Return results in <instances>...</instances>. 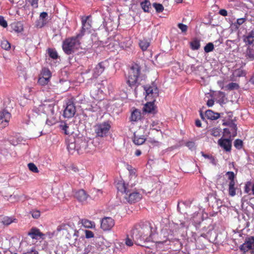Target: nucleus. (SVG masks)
Instances as JSON below:
<instances>
[{"instance_id":"9","label":"nucleus","mask_w":254,"mask_h":254,"mask_svg":"<svg viewBox=\"0 0 254 254\" xmlns=\"http://www.w3.org/2000/svg\"><path fill=\"white\" fill-rule=\"evenodd\" d=\"M114 225V220L110 217H105L101 221V228L104 231L110 230Z\"/></svg>"},{"instance_id":"53","label":"nucleus","mask_w":254,"mask_h":254,"mask_svg":"<svg viewBox=\"0 0 254 254\" xmlns=\"http://www.w3.org/2000/svg\"><path fill=\"white\" fill-rule=\"evenodd\" d=\"M92 250V246L88 245L84 249L82 254H88Z\"/></svg>"},{"instance_id":"37","label":"nucleus","mask_w":254,"mask_h":254,"mask_svg":"<svg viewBox=\"0 0 254 254\" xmlns=\"http://www.w3.org/2000/svg\"><path fill=\"white\" fill-rule=\"evenodd\" d=\"M9 184L6 179H0V189H2L8 187Z\"/></svg>"},{"instance_id":"25","label":"nucleus","mask_w":254,"mask_h":254,"mask_svg":"<svg viewBox=\"0 0 254 254\" xmlns=\"http://www.w3.org/2000/svg\"><path fill=\"white\" fill-rule=\"evenodd\" d=\"M76 148L77 145L74 142H71L69 143L67 146L68 151L72 154L74 153L76 150L77 151V152H79V149Z\"/></svg>"},{"instance_id":"1","label":"nucleus","mask_w":254,"mask_h":254,"mask_svg":"<svg viewBox=\"0 0 254 254\" xmlns=\"http://www.w3.org/2000/svg\"><path fill=\"white\" fill-rule=\"evenodd\" d=\"M54 106V101L50 100L44 101L41 104L35 107L29 113V122L41 127L52 125L54 121L53 117Z\"/></svg>"},{"instance_id":"42","label":"nucleus","mask_w":254,"mask_h":254,"mask_svg":"<svg viewBox=\"0 0 254 254\" xmlns=\"http://www.w3.org/2000/svg\"><path fill=\"white\" fill-rule=\"evenodd\" d=\"M42 77H45L48 79H50V78L51 76V73L50 71L47 68H44L42 70Z\"/></svg>"},{"instance_id":"54","label":"nucleus","mask_w":254,"mask_h":254,"mask_svg":"<svg viewBox=\"0 0 254 254\" xmlns=\"http://www.w3.org/2000/svg\"><path fill=\"white\" fill-rule=\"evenodd\" d=\"M85 237L86 238H91L94 237V234L93 233L89 230H86L85 231Z\"/></svg>"},{"instance_id":"20","label":"nucleus","mask_w":254,"mask_h":254,"mask_svg":"<svg viewBox=\"0 0 254 254\" xmlns=\"http://www.w3.org/2000/svg\"><path fill=\"white\" fill-rule=\"evenodd\" d=\"M28 235L30 236L32 239H37L38 236L44 239L43 236L45 235L44 234L40 232L39 230L35 228L32 229L31 231L28 233Z\"/></svg>"},{"instance_id":"39","label":"nucleus","mask_w":254,"mask_h":254,"mask_svg":"<svg viewBox=\"0 0 254 254\" xmlns=\"http://www.w3.org/2000/svg\"><path fill=\"white\" fill-rule=\"evenodd\" d=\"M1 47L2 49L8 50L10 48V44L7 40H3L1 42Z\"/></svg>"},{"instance_id":"7","label":"nucleus","mask_w":254,"mask_h":254,"mask_svg":"<svg viewBox=\"0 0 254 254\" xmlns=\"http://www.w3.org/2000/svg\"><path fill=\"white\" fill-rule=\"evenodd\" d=\"M110 127V125L106 123L96 125L94 126L96 136L101 137L106 136Z\"/></svg>"},{"instance_id":"40","label":"nucleus","mask_w":254,"mask_h":254,"mask_svg":"<svg viewBox=\"0 0 254 254\" xmlns=\"http://www.w3.org/2000/svg\"><path fill=\"white\" fill-rule=\"evenodd\" d=\"M48 54L49 56L53 59H57L58 57L57 52L51 49L48 50Z\"/></svg>"},{"instance_id":"28","label":"nucleus","mask_w":254,"mask_h":254,"mask_svg":"<svg viewBox=\"0 0 254 254\" xmlns=\"http://www.w3.org/2000/svg\"><path fill=\"white\" fill-rule=\"evenodd\" d=\"M81 223L84 227L88 228H92L95 227V224L94 222L89 221L87 219H83L81 221Z\"/></svg>"},{"instance_id":"34","label":"nucleus","mask_w":254,"mask_h":254,"mask_svg":"<svg viewBox=\"0 0 254 254\" xmlns=\"http://www.w3.org/2000/svg\"><path fill=\"white\" fill-rule=\"evenodd\" d=\"M246 243L247 245H249V248L251 249H254V237H251L246 240Z\"/></svg>"},{"instance_id":"13","label":"nucleus","mask_w":254,"mask_h":254,"mask_svg":"<svg viewBox=\"0 0 254 254\" xmlns=\"http://www.w3.org/2000/svg\"><path fill=\"white\" fill-rule=\"evenodd\" d=\"M219 145L226 151H229L231 148V141L229 139H220L218 140Z\"/></svg>"},{"instance_id":"11","label":"nucleus","mask_w":254,"mask_h":254,"mask_svg":"<svg viewBox=\"0 0 254 254\" xmlns=\"http://www.w3.org/2000/svg\"><path fill=\"white\" fill-rule=\"evenodd\" d=\"M10 118V114L5 110L0 112V128H3L7 126Z\"/></svg>"},{"instance_id":"50","label":"nucleus","mask_w":254,"mask_h":254,"mask_svg":"<svg viewBox=\"0 0 254 254\" xmlns=\"http://www.w3.org/2000/svg\"><path fill=\"white\" fill-rule=\"evenodd\" d=\"M0 25L4 28H5L7 26V22L4 20L2 16H0Z\"/></svg>"},{"instance_id":"14","label":"nucleus","mask_w":254,"mask_h":254,"mask_svg":"<svg viewBox=\"0 0 254 254\" xmlns=\"http://www.w3.org/2000/svg\"><path fill=\"white\" fill-rule=\"evenodd\" d=\"M143 111L152 114H155L156 113L157 111L156 110V108L154 106L153 102H149L147 103L144 106Z\"/></svg>"},{"instance_id":"56","label":"nucleus","mask_w":254,"mask_h":254,"mask_svg":"<svg viewBox=\"0 0 254 254\" xmlns=\"http://www.w3.org/2000/svg\"><path fill=\"white\" fill-rule=\"evenodd\" d=\"M32 216L34 218L37 219L40 216V212L39 211L36 210L32 212Z\"/></svg>"},{"instance_id":"8","label":"nucleus","mask_w":254,"mask_h":254,"mask_svg":"<svg viewBox=\"0 0 254 254\" xmlns=\"http://www.w3.org/2000/svg\"><path fill=\"white\" fill-rule=\"evenodd\" d=\"M144 89L146 94V98L148 100L153 99V101H155V99L159 96V90L155 85L149 87L145 86Z\"/></svg>"},{"instance_id":"21","label":"nucleus","mask_w":254,"mask_h":254,"mask_svg":"<svg viewBox=\"0 0 254 254\" xmlns=\"http://www.w3.org/2000/svg\"><path fill=\"white\" fill-rule=\"evenodd\" d=\"M103 46L108 47V49L109 50H114L118 46V44L113 39H108V42H106L105 44Z\"/></svg>"},{"instance_id":"62","label":"nucleus","mask_w":254,"mask_h":254,"mask_svg":"<svg viewBox=\"0 0 254 254\" xmlns=\"http://www.w3.org/2000/svg\"><path fill=\"white\" fill-rule=\"evenodd\" d=\"M246 19L244 18L238 19L237 20V23L240 26L245 21Z\"/></svg>"},{"instance_id":"48","label":"nucleus","mask_w":254,"mask_h":254,"mask_svg":"<svg viewBox=\"0 0 254 254\" xmlns=\"http://www.w3.org/2000/svg\"><path fill=\"white\" fill-rule=\"evenodd\" d=\"M133 242H134L133 241V239L132 240L131 239L129 238L128 236L125 240V243L126 245L129 247L132 246L133 244Z\"/></svg>"},{"instance_id":"61","label":"nucleus","mask_w":254,"mask_h":254,"mask_svg":"<svg viewBox=\"0 0 254 254\" xmlns=\"http://www.w3.org/2000/svg\"><path fill=\"white\" fill-rule=\"evenodd\" d=\"M219 13L220 15L224 16L227 15V11L224 9H222L220 10L219 11Z\"/></svg>"},{"instance_id":"31","label":"nucleus","mask_w":254,"mask_h":254,"mask_svg":"<svg viewBox=\"0 0 254 254\" xmlns=\"http://www.w3.org/2000/svg\"><path fill=\"white\" fill-rule=\"evenodd\" d=\"M141 5L145 12H148L149 10V8L151 7L150 3L149 1L146 0H144V1L141 2Z\"/></svg>"},{"instance_id":"22","label":"nucleus","mask_w":254,"mask_h":254,"mask_svg":"<svg viewBox=\"0 0 254 254\" xmlns=\"http://www.w3.org/2000/svg\"><path fill=\"white\" fill-rule=\"evenodd\" d=\"M244 41L249 45H252L254 42V32L251 31L247 36H244Z\"/></svg>"},{"instance_id":"47","label":"nucleus","mask_w":254,"mask_h":254,"mask_svg":"<svg viewBox=\"0 0 254 254\" xmlns=\"http://www.w3.org/2000/svg\"><path fill=\"white\" fill-rule=\"evenodd\" d=\"M243 145V141L239 139H236L234 142L235 146L238 149L241 148Z\"/></svg>"},{"instance_id":"38","label":"nucleus","mask_w":254,"mask_h":254,"mask_svg":"<svg viewBox=\"0 0 254 254\" xmlns=\"http://www.w3.org/2000/svg\"><path fill=\"white\" fill-rule=\"evenodd\" d=\"M46 23V19H41L39 18L36 22L35 26L37 28L43 27Z\"/></svg>"},{"instance_id":"60","label":"nucleus","mask_w":254,"mask_h":254,"mask_svg":"<svg viewBox=\"0 0 254 254\" xmlns=\"http://www.w3.org/2000/svg\"><path fill=\"white\" fill-rule=\"evenodd\" d=\"M48 14L46 12H42L40 15V19H45V18L47 17Z\"/></svg>"},{"instance_id":"15","label":"nucleus","mask_w":254,"mask_h":254,"mask_svg":"<svg viewBox=\"0 0 254 254\" xmlns=\"http://www.w3.org/2000/svg\"><path fill=\"white\" fill-rule=\"evenodd\" d=\"M75 197L80 202H83L86 200L88 195L84 190H80L76 192Z\"/></svg>"},{"instance_id":"33","label":"nucleus","mask_w":254,"mask_h":254,"mask_svg":"<svg viewBox=\"0 0 254 254\" xmlns=\"http://www.w3.org/2000/svg\"><path fill=\"white\" fill-rule=\"evenodd\" d=\"M129 174H130V182L129 183H128V184H129L130 183V185L132 186L133 183L135 182V181H134V180L135 179L136 176V174H135V170L134 169H130L129 170Z\"/></svg>"},{"instance_id":"3","label":"nucleus","mask_w":254,"mask_h":254,"mask_svg":"<svg viewBox=\"0 0 254 254\" xmlns=\"http://www.w3.org/2000/svg\"><path fill=\"white\" fill-rule=\"evenodd\" d=\"M130 186L128 184L126 185L124 182L121 181L117 183V188L127 202L132 203L139 201L142 197V194L137 190L130 189Z\"/></svg>"},{"instance_id":"29","label":"nucleus","mask_w":254,"mask_h":254,"mask_svg":"<svg viewBox=\"0 0 254 254\" xmlns=\"http://www.w3.org/2000/svg\"><path fill=\"white\" fill-rule=\"evenodd\" d=\"M235 184V182H231L229 184V194L230 195L233 196L236 194L235 189L234 186Z\"/></svg>"},{"instance_id":"57","label":"nucleus","mask_w":254,"mask_h":254,"mask_svg":"<svg viewBox=\"0 0 254 254\" xmlns=\"http://www.w3.org/2000/svg\"><path fill=\"white\" fill-rule=\"evenodd\" d=\"M186 146H188L190 149H193L195 148V143L194 142L190 141L186 143Z\"/></svg>"},{"instance_id":"5","label":"nucleus","mask_w":254,"mask_h":254,"mask_svg":"<svg viewBox=\"0 0 254 254\" xmlns=\"http://www.w3.org/2000/svg\"><path fill=\"white\" fill-rule=\"evenodd\" d=\"M140 72V67L136 64H133L129 70L127 76V83L131 88L137 86L138 84L137 80Z\"/></svg>"},{"instance_id":"30","label":"nucleus","mask_w":254,"mask_h":254,"mask_svg":"<svg viewBox=\"0 0 254 254\" xmlns=\"http://www.w3.org/2000/svg\"><path fill=\"white\" fill-rule=\"evenodd\" d=\"M149 45L150 43L146 40L143 39L140 41L139 46L142 51L146 50Z\"/></svg>"},{"instance_id":"45","label":"nucleus","mask_w":254,"mask_h":254,"mask_svg":"<svg viewBox=\"0 0 254 254\" xmlns=\"http://www.w3.org/2000/svg\"><path fill=\"white\" fill-rule=\"evenodd\" d=\"M153 5L157 12H161L164 9V7L161 4L154 3Z\"/></svg>"},{"instance_id":"58","label":"nucleus","mask_w":254,"mask_h":254,"mask_svg":"<svg viewBox=\"0 0 254 254\" xmlns=\"http://www.w3.org/2000/svg\"><path fill=\"white\" fill-rule=\"evenodd\" d=\"M85 98L82 95H79L77 97V102L80 104L84 103Z\"/></svg>"},{"instance_id":"59","label":"nucleus","mask_w":254,"mask_h":254,"mask_svg":"<svg viewBox=\"0 0 254 254\" xmlns=\"http://www.w3.org/2000/svg\"><path fill=\"white\" fill-rule=\"evenodd\" d=\"M38 0H28L31 3V5L36 8L38 7Z\"/></svg>"},{"instance_id":"10","label":"nucleus","mask_w":254,"mask_h":254,"mask_svg":"<svg viewBox=\"0 0 254 254\" xmlns=\"http://www.w3.org/2000/svg\"><path fill=\"white\" fill-rule=\"evenodd\" d=\"M75 112L76 109L75 105L72 102L69 101L67 103L63 115L65 118H70L73 117Z\"/></svg>"},{"instance_id":"6","label":"nucleus","mask_w":254,"mask_h":254,"mask_svg":"<svg viewBox=\"0 0 254 254\" xmlns=\"http://www.w3.org/2000/svg\"><path fill=\"white\" fill-rule=\"evenodd\" d=\"M79 36L78 35L76 37L67 39L64 42L63 49L66 54H71L79 48L80 42L78 39Z\"/></svg>"},{"instance_id":"52","label":"nucleus","mask_w":254,"mask_h":254,"mask_svg":"<svg viewBox=\"0 0 254 254\" xmlns=\"http://www.w3.org/2000/svg\"><path fill=\"white\" fill-rule=\"evenodd\" d=\"M228 86V88L229 89H231V90L234 89H237L239 87V85L237 83H233V82H232V83H230V84H229Z\"/></svg>"},{"instance_id":"17","label":"nucleus","mask_w":254,"mask_h":254,"mask_svg":"<svg viewBox=\"0 0 254 254\" xmlns=\"http://www.w3.org/2000/svg\"><path fill=\"white\" fill-rule=\"evenodd\" d=\"M245 56L247 59L254 60V43L252 45L248 46L245 52Z\"/></svg>"},{"instance_id":"43","label":"nucleus","mask_w":254,"mask_h":254,"mask_svg":"<svg viewBox=\"0 0 254 254\" xmlns=\"http://www.w3.org/2000/svg\"><path fill=\"white\" fill-rule=\"evenodd\" d=\"M214 49V45L212 43H209L204 47V50L206 53L211 52Z\"/></svg>"},{"instance_id":"46","label":"nucleus","mask_w":254,"mask_h":254,"mask_svg":"<svg viewBox=\"0 0 254 254\" xmlns=\"http://www.w3.org/2000/svg\"><path fill=\"white\" fill-rule=\"evenodd\" d=\"M49 81V79L43 77H41L39 78L38 83L40 85H45L48 83Z\"/></svg>"},{"instance_id":"36","label":"nucleus","mask_w":254,"mask_h":254,"mask_svg":"<svg viewBox=\"0 0 254 254\" xmlns=\"http://www.w3.org/2000/svg\"><path fill=\"white\" fill-rule=\"evenodd\" d=\"M13 29L17 32H21L23 30V25L20 22H17L14 25Z\"/></svg>"},{"instance_id":"23","label":"nucleus","mask_w":254,"mask_h":254,"mask_svg":"<svg viewBox=\"0 0 254 254\" xmlns=\"http://www.w3.org/2000/svg\"><path fill=\"white\" fill-rule=\"evenodd\" d=\"M206 117L210 120H215L218 119L220 117V114L217 113H214L211 110H208L205 112Z\"/></svg>"},{"instance_id":"35","label":"nucleus","mask_w":254,"mask_h":254,"mask_svg":"<svg viewBox=\"0 0 254 254\" xmlns=\"http://www.w3.org/2000/svg\"><path fill=\"white\" fill-rule=\"evenodd\" d=\"M14 220V219H12V218L8 216H5L1 219V222L4 225H8L13 222Z\"/></svg>"},{"instance_id":"4","label":"nucleus","mask_w":254,"mask_h":254,"mask_svg":"<svg viewBox=\"0 0 254 254\" xmlns=\"http://www.w3.org/2000/svg\"><path fill=\"white\" fill-rule=\"evenodd\" d=\"M147 231L150 232L151 231V227L146 226L143 228L135 227L131 232V237L135 244L141 246V242L144 241H149V238L147 237L148 233Z\"/></svg>"},{"instance_id":"63","label":"nucleus","mask_w":254,"mask_h":254,"mask_svg":"<svg viewBox=\"0 0 254 254\" xmlns=\"http://www.w3.org/2000/svg\"><path fill=\"white\" fill-rule=\"evenodd\" d=\"M214 100H212V99H209L208 100L207 102V105L208 107H211L214 104Z\"/></svg>"},{"instance_id":"32","label":"nucleus","mask_w":254,"mask_h":254,"mask_svg":"<svg viewBox=\"0 0 254 254\" xmlns=\"http://www.w3.org/2000/svg\"><path fill=\"white\" fill-rule=\"evenodd\" d=\"M177 26L183 34H186L188 29V26L187 25L182 23H179Z\"/></svg>"},{"instance_id":"19","label":"nucleus","mask_w":254,"mask_h":254,"mask_svg":"<svg viewBox=\"0 0 254 254\" xmlns=\"http://www.w3.org/2000/svg\"><path fill=\"white\" fill-rule=\"evenodd\" d=\"M141 119V113L137 110L135 109L132 111L130 117V121L132 122H137Z\"/></svg>"},{"instance_id":"12","label":"nucleus","mask_w":254,"mask_h":254,"mask_svg":"<svg viewBox=\"0 0 254 254\" xmlns=\"http://www.w3.org/2000/svg\"><path fill=\"white\" fill-rule=\"evenodd\" d=\"M105 66L103 62L99 63L96 65L93 69V76L95 78L99 76L101 73H103L105 69Z\"/></svg>"},{"instance_id":"49","label":"nucleus","mask_w":254,"mask_h":254,"mask_svg":"<svg viewBox=\"0 0 254 254\" xmlns=\"http://www.w3.org/2000/svg\"><path fill=\"white\" fill-rule=\"evenodd\" d=\"M251 249L249 248V245H247L246 242L245 243H244L240 247V250L244 252V253H246L249 250H250Z\"/></svg>"},{"instance_id":"44","label":"nucleus","mask_w":254,"mask_h":254,"mask_svg":"<svg viewBox=\"0 0 254 254\" xmlns=\"http://www.w3.org/2000/svg\"><path fill=\"white\" fill-rule=\"evenodd\" d=\"M28 167L29 169L34 172V173H38L39 170L36 167V166L33 163H30L28 164Z\"/></svg>"},{"instance_id":"24","label":"nucleus","mask_w":254,"mask_h":254,"mask_svg":"<svg viewBox=\"0 0 254 254\" xmlns=\"http://www.w3.org/2000/svg\"><path fill=\"white\" fill-rule=\"evenodd\" d=\"M61 128L64 131V134L66 135H71L74 132L73 128L69 125L64 124V125H61Z\"/></svg>"},{"instance_id":"41","label":"nucleus","mask_w":254,"mask_h":254,"mask_svg":"<svg viewBox=\"0 0 254 254\" xmlns=\"http://www.w3.org/2000/svg\"><path fill=\"white\" fill-rule=\"evenodd\" d=\"M20 196L17 194H13L9 196V201L11 202H14L19 201Z\"/></svg>"},{"instance_id":"18","label":"nucleus","mask_w":254,"mask_h":254,"mask_svg":"<svg viewBox=\"0 0 254 254\" xmlns=\"http://www.w3.org/2000/svg\"><path fill=\"white\" fill-rule=\"evenodd\" d=\"M133 142L136 145H141L143 144L145 141V138L143 135H139L137 132L134 133Z\"/></svg>"},{"instance_id":"2","label":"nucleus","mask_w":254,"mask_h":254,"mask_svg":"<svg viewBox=\"0 0 254 254\" xmlns=\"http://www.w3.org/2000/svg\"><path fill=\"white\" fill-rule=\"evenodd\" d=\"M54 234L59 237H64L68 239V243L70 245H73L77 248L78 251H81L80 243L84 240L83 238L79 237V232L75 230L68 224H64L59 226L56 230L54 231Z\"/></svg>"},{"instance_id":"51","label":"nucleus","mask_w":254,"mask_h":254,"mask_svg":"<svg viewBox=\"0 0 254 254\" xmlns=\"http://www.w3.org/2000/svg\"><path fill=\"white\" fill-rule=\"evenodd\" d=\"M227 174L228 176V179L230 180V182H231L232 181L235 182V181H234L235 175L233 172H228Z\"/></svg>"},{"instance_id":"55","label":"nucleus","mask_w":254,"mask_h":254,"mask_svg":"<svg viewBox=\"0 0 254 254\" xmlns=\"http://www.w3.org/2000/svg\"><path fill=\"white\" fill-rule=\"evenodd\" d=\"M211 134L214 136H218L220 135V130L218 128L213 129L211 131Z\"/></svg>"},{"instance_id":"27","label":"nucleus","mask_w":254,"mask_h":254,"mask_svg":"<svg viewBox=\"0 0 254 254\" xmlns=\"http://www.w3.org/2000/svg\"><path fill=\"white\" fill-rule=\"evenodd\" d=\"M190 45L192 50H197L200 48L199 41L195 39L190 43Z\"/></svg>"},{"instance_id":"16","label":"nucleus","mask_w":254,"mask_h":254,"mask_svg":"<svg viewBox=\"0 0 254 254\" xmlns=\"http://www.w3.org/2000/svg\"><path fill=\"white\" fill-rule=\"evenodd\" d=\"M89 16L83 17L82 18V32L89 30L91 27V21L89 19Z\"/></svg>"},{"instance_id":"26","label":"nucleus","mask_w":254,"mask_h":254,"mask_svg":"<svg viewBox=\"0 0 254 254\" xmlns=\"http://www.w3.org/2000/svg\"><path fill=\"white\" fill-rule=\"evenodd\" d=\"M224 125H228L231 128V130H233V136L234 137L237 135V125L233 123V122H226L223 123Z\"/></svg>"},{"instance_id":"64","label":"nucleus","mask_w":254,"mask_h":254,"mask_svg":"<svg viewBox=\"0 0 254 254\" xmlns=\"http://www.w3.org/2000/svg\"><path fill=\"white\" fill-rule=\"evenodd\" d=\"M209 159L210 160L211 163L213 165H216V161H215V160L214 159V157L213 156H210Z\"/></svg>"}]
</instances>
